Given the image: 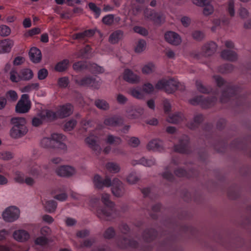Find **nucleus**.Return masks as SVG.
I'll return each instance as SVG.
<instances>
[{
  "instance_id": "obj_2",
  "label": "nucleus",
  "mask_w": 251,
  "mask_h": 251,
  "mask_svg": "<svg viewBox=\"0 0 251 251\" xmlns=\"http://www.w3.org/2000/svg\"><path fill=\"white\" fill-rule=\"evenodd\" d=\"M97 216L101 220L111 221L119 216L115 207H100L97 209Z\"/></svg>"
},
{
  "instance_id": "obj_18",
  "label": "nucleus",
  "mask_w": 251,
  "mask_h": 251,
  "mask_svg": "<svg viewBox=\"0 0 251 251\" xmlns=\"http://www.w3.org/2000/svg\"><path fill=\"white\" fill-rule=\"evenodd\" d=\"M124 79L131 83H136L139 81V77L129 69H126L124 73Z\"/></svg>"
},
{
  "instance_id": "obj_43",
  "label": "nucleus",
  "mask_w": 251,
  "mask_h": 251,
  "mask_svg": "<svg viewBox=\"0 0 251 251\" xmlns=\"http://www.w3.org/2000/svg\"><path fill=\"white\" fill-rule=\"evenodd\" d=\"M146 42L144 40H139L136 45V46L134 48V51L136 53H140L142 52L146 48Z\"/></svg>"
},
{
  "instance_id": "obj_29",
  "label": "nucleus",
  "mask_w": 251,
  "mask_h": 251,
  "mask_svg": "<svg viewBox=\"0 0 251 251\" xmlns=\"http://www.w3.org/2000/svg\"><path fill=\"white\" fill-rule=\"evenodd\" d=\"M234 69V66L230 63H226L220 65L218 68L219 73L222 74H227L232 73Z\"/></svg>"
},
{
  "instance_id": "obj_36",
  "label": "nucleus",
  "mask_w": 251,
  "mask_h": 251,
  "mask_svg": "<svg viewBox=\"0 0 251 251\" xmlns=\"http://www.w3.org/2000/svg\"><path fill=\"white\" fill-rule=\"evenodd\" d=\"M89 63L86 61H78L73 64V68L75 70L81 71L88 69Z\"/></svg>"
},
{
  "instance_id": "obj_20",
  "label": "nucleus",
  "mask_w": 251,
  "mask_h": 251,
  "mask_svg": "<svg viewBox=\"0 0 251 251\" xmlns=\"http://www.w3.org/2000/svg\"><path fill=\"white\" fill-rule=\"evenodd\" d=\"M217 45L213 42L205 44L202 47V51L206 56H209L215 53Z\"/></svg>"
},
{
  "instance_id": "obj_39",
  "label": "nucleus",
  "mask_w": 251,
  "mask_h": 251,
  "mask_svg": "<svg viewBox=\"0 0 251 251\" xmlns=\"http://www.w3.org/2000/svg\"><path fill=\"white\" fill-rule=\"evenodd\" d=\"M191 35L193 39L198 42L201 41L205 37L204 33L200 30L193 31L191 33Z\"/></svg>"
},
{
  "instance_id": "obj_45",
  "label": "nucleus",
  "mask_w": 251,
  "mask_h": 251,
  "mask_svg": "<svg viewBox=\"0 0 251 251\" xmlns=\"http://www.w3.org/2000/svg\"><path fill=\"white\" fill-rule=\"evenodd\" d=\"M88 69L94 73H102L103 70L100 66L95 63H89Z\"/></svg>"
},
{
  "instance_id": "obj_8",
  "label": "nucleus",
  "mask_w": 251,
  "mask_h": 251,
  "mask_svg": "<svg viewBox=\"0 0 251 251\" xmlns=\"http://www.w3.org/2000/svg\"><path fill=\"white\" fill-rule=\"evenodd\" d=\"M51 138L54 149H60L64 151L67 150V146L63 143L66 137L62 134L53 133L51 135Z\"/></svg>"
},
{
  "instance_id": "obj_31",
  "label": "nucleus",
  "mask_w": 251,
  "mask_h": 251,
  "mask_svg": "<svg viewBox=\"0 0 251 251\" xmlns=\"http://www.w3.org/2000/svg\"><path fill=\"white\" fill-rule=\"evenodd\" d=\"M148 150H159L162 148V142L157 139H153L149 142L147 145Z\"/></svg>"
},
{
  "instance_id": "obj_16",
  "label": "nucleus",
  "mask_w": 251,
  "mask_h": 251,
  "mask_svg": "<svg viewBox=\"0 0 251 251\" xmlns=\"http://www.w3.org/2000/svg\"><path fill=\"white\" fill-rule=\"evenodd\" d=\"M157 231L153 228H149L145 230L142 234V238L146 242H151L156 238Z\"/></svg>"
},
{
  "instance_id": "obj_51",
  "label": "nucleus",
  "mask_w": 251,
  "mask_h": 251,
  "mask_svg": "<svg viewBox=\"0 0 251 251\" xmlns=\"http://www.w3.org/2000/svg\"><path fill=\"white\" fill-rule=\"evenodd\" d=\"M102 181L101 176L99 175H95L94 176L93 182L95 186L98 189L102 188Z\"/></svg>"
},
{
  "instance_id": "obj_34",
  "label": "nucleus",
  "mask_w": 251,
  "mask_h": 251,
  "mask_svg": "<svg viewBox=\"0 0 251 251\" xmlns=\"http://www.w3.org/2000/svg\"><path fill=\"white\" fill-rule=\"evenodd\" d=\"M196 85L197 89L200 93L208 94L212 91L210 87L204 86L201 81L197 80L196 81Z\"/></svg>"
},
{
  "instance_id": "obj_3",
  "label": "nucleus",
  "mask_w": 251,
  "mask_h": 251,
  "mask_svg": "<svg viewBox=\"0 0 251 251\" xmlns=\"http://www.w3.org/2000/svg\"><path fill=\"white\" fill-rule=\"evenodd\" d=\"M240 92L238 87L231 85H226L222 91L220 100L222 103H226L233 98H237Z\"/></svg>"
},
{
  "instance_id": "obj_26",
  "label": "nucleus",
  "mask_w": 251,
  "mask_h": 251,
  "mask_svg": "<svg viewBox=\"0 0 251 251\" xmlns=\"http://www.w3.org/2000/svg\"><path fill=\"white\" fill-rule=\"evenodd\" d=\"M96 78L92 76H86L83 77L79 80H76V83L80 86H89L95 84Z\"/></svg>"
},
{
  "instance_id": "obj_59",
  "label": "nucleus",
  "mask_w": 251,
  "mask_h": 251,
  "mask_svg": "<svg viewBox=\"0 0 251 251\" xmlns=\"http://www.w3.org/2000/svg\"><path fill=\"white\" fill-rule=\"evenodd\" d=\"M69 79L67 77L59 78L58 80V85L60 87L66 88L69 84Z\"/></svg>"
},
{
  "instance_id": "obj_19",
  "label": "nucleus",
  "mask_w": 251,
  "mask_h": 251,
  "mask_svg": "<svg viewBox=\"0 0 251 251\" xmlns=\"http://www.w3.org/2000/svg\"><path fill=\"white\" fill-rule=\"evenodd\" d=\"M221 57L224 60L234 62L238 59V54L233 50H225L221 53Z\"/></svg>"
},
{
  "instance_id": "obj_52",
  "label": "nucleus",
  "mask_w": 251,
  "mask_h": 251,
  "mask_svg": "<svg viewBox=\"0 0 251 251\" xmlns=\"http://www.w3.org/2000/svg\"><path fill=\"white\" fill-rule=\"evenodd\" d=\"M133 30L135 32L143 36H147L149 34L147 29L142 26H135L133 27Z\"/></svg>"
},
{
  "instance_id": "obj_54",
  "label": "nucleus",
  "mask_w": 251,
  "mask_h": 251,
  "mask_svg": "<svg viewBox=\"0 0 251 251\" xmlns=\"http://www.w3.org/2000/svg\"><path fill=\"white\" fill-rule=\"evenodd\" d=\"M180 230L182 232L194 234L196 231V229L191 226L182 225L180 227Z\"/></svg>"
},
{
  "instance_id": "obj_61",
  "label": "nucleus",
  "mask_w": 251,
  "mask_h": 251,
  "mask_svg": "<svg viewBox=\"0 0 251 251\" xmlns=\"http://www.w3.org/2000/svg\"><path fill=\"white\" fill-rule=\"evenodd\" d=\"M213 7L210 4H209L204 6V8L203 10V13L204 15L206 16H208L213 13Z\"/></svg>"
},
{
  "instance_id": "obj_60",
  "label": "nucleus",
  "mask_w": 251,
  "mask_h": 251,
  "mask_svg": "<svg viewBox=\"0 0 251 251\" xmlns=\"http://www.w3.org/2000/svg\"><path fill=\"white\" fill-rule=\"evenodd\" d=\"M6 97L8 99H10L13 101H15L17 100L18 96L16 92L14 91L10 90L6 94Z\"/></svg>"
},
{
  "instance_id": "obj_30",
  "label": "nucleus",
  "mask_w": 251,
  "mask_h": 251,
  "mask_svg": "<svg viewBox=\"0 0 251 251\" xmlns=\"http://www.w3.org/2000/svg\"><path fill=\"white\" fill-rule=\"evenodd\" d=\"M69 64V60L67 59L59 62L55 66L54 70L58 72H63L67 70Z\"/></svg>"
},
{
  "instance_id": "obj_17",
  "label": "nucleus",
  "mask_w": 251,
  "mask_h": 251,
  "mask_svg": "<svg viewBox=\"0 0 251 251\" xmlns=\"http://www.w3.org/2000/svg\"><path fill=\"white\" fill-rule=\"evenodd\" d=\"M126 116L130 119H135L140 117L144 112V110L142 108L136 109L133 106L128 107L126 111Z\"/></svg>"
},
{
  "instance_id": "obj_9",
  "label": "nucleus",
  "mask_w": 251,
  "mask_h": 251,
  "mask_svg": "<svg viewBox=\"0 0 251 251\" xmlns=\"http://www.w3.org/2000/svg\"><path fill=\"white\" fill-rule=\"evenodd\" d=\"M189 143V138L183 136L179 139V143L174 146V151L181 153H188L190 151Z\"/></svg>"
},
{
  "instance_id": "obj_24",
  "label": "nucleus",
  "mask_w": 251,
  "mask_h": 251,
  "mask_svg": "<svg viewBox=\"0 0 251 251\" xmlns=\"http://www.w3.org/2000/svg\"><path fill=\"white\" fill-rule=\"evenodd\" d=\"M13 45L12 40L6 39L0 41V53L8 52Z\"/></svg>"
},
{
  "instance_id": "obj_11",
  "label": "nucleus",
  "mask_w": 251,
  "mask_h": 251,
  "mask_svg": "<svg viewBox=\"0 0 251 251\" xmlns=\"http://www.w3.org/2000/svg\"><path fill=\"white\" fill-rule=\"evenodd\" d=\"M55 172L60 176L69 177L74 175L76 171L74 168L70 166L63 165L57 168Z\"/></svg>"
},
{
  "instance_id": "obj_10",
  "label": "nucleus",
  "mask_w": 251,
  "mask_h": 251,
  "mask_svg": "<svg viewBox=\"0 0 251 251\" xmlns=\"http://www.w3.org/2000/svg\"><path fill=\"white\" fill-rule=\"evenodd\" d=\"M111 191L113 195L118 198L122 197L125 194L123 184L118 178H114L112 180Z\"/></svg>"
},
{
  "instance_id": "obj_46",
  "label": "nucleus",
  "mask_w": 251,
  "mask_h": 251,
  "mask_svg": "<svg viewBox=\"0 0 251 251\" xmlns=\"http://www.w3.org/2000/svg\"><path fill=\"white\" fill-rule=\"evenodd\" d=\"M114 21V15L113 14H109L104 16L102 19V23L107 25H111L113 24Z\"/></svg>"
},
{
  "instance_id": "obj_58",
  "label": "nucleus",
  "mask_w": 251,
  "mask_h": 251,
  "mask_svg": "<svg viewBox=\"0 0 251 251\" xmlns=\"http://www.w3.org/2000/svg\"><path fill=\"white\" fill-rule=\"evenodd\" d=\"M48 75V71L45 68H42L38 72V78L39 80L45 79Z\"/></svg>"
},
{
  "instance_id": "obj_38",
  "label": "nucleus",
  "mask_w": 251,
  "mask_h": 251,
  "mask_svg": "<svg viewBox=\"0 0 251 251\" xmlns=\"http://www.w3.org/2000/svg\"><path fill=\"white\" fill-rule=\"evenodd\" d=\"M101 201L106 207H115V203L110 200V195L107 194H102L101 195Z\"/></svg>"
},
{
  "instance_id": "obj_7",
  "label": "nucleus",
  "mask_w": 251,
  "mask_h": 251,
  "mask_svg": "<svg viewBox=\"0 0 251 251\" xmlns=\"http://www.w3.org/2000/svg\"><path fill=\"white\" fill-rule=\"evenodd\" d=\"M19 210L14 206H11L3 212L2 218L6 222H12L19 218Z\"/></svg>"
},
{
  "instance_id": "obj_35",
  "label": "nucleus",
  "mask_w": 251,
  "mask_h": 251,
  "mask_svg": "<svg viewBox=\"0 0 251 251\" xmlns=\"http://www.w3.org/2000/svg\"><path fill=\"white\" fill-rule=\"evenodd\" d=\"M56 207L57 202L53 200H50L46 201L45 205V208L46 211L49 213L54 212Z\"/></svg>"
},
{
  "instance_id": "obj_5",
  "label": "nucleus",
  "mask_w": 251,
  "mask_h": 251,
  "mask_svg": "<svg viewBox=\"0 0 251 251\" xmlns=\"http://www.w3.org/2000/svg\"><path fill=\"white\" fill-rule=\"evenodd\" d=\"M179 84L173 79H162L156 83L155 88L158 90L163 89L166 93L171 94L178 89Z\"/></svg>"
},
{
  "instance_id": "obj_4",
  "label": "nucleus",
  "mask_w": 251,
  "mask_h": 251,
  "mask_svg": "<svg viewBox=\"0 0 251 251\" xmlns=\"http://www.w3.org/2000/svg\"><path fill=\"white\" fill-rule=\"evenodd\" d=\"M217 100V99L215 96L204 98L202 96H199L189 100V101L192 105L199 104L202 108L206 109L213 106Z\"/></svg>"
},
{
  "instance_id": "obj_57",
  "label": "nucleus",
  "mask_w": 251,
  "mask_h": 251,
  "mask_svg": "<svg viewBox=\"0 0 251 251\" xmlns=\"http://www.w3.org/2000/svg\"><path fill=\"white\" fill-rule=\"evenodd\" d=\"M88 5L89 8L95 13L97 17L100 15L101 10L96 5V4L93 2H90Z\"/></svg>"
},
{
  "instance_id": "obj_33",
  "label": "nucleus",
  "mask_w": 251,
  "mask_h": 251,
  "mask_svg": "<svg viewBox=\"0 0 251 251\" xmlns=\"http://www.w3.org/2000/svg\"><path fill=\"white\" fill-rule=\"evenodd\" d=\"M183 116L181 113H177L169 117L167 121L172 124H177L183 120Z\"/></svg>"
},
{
  "instance_id": "obj_41",
  "label": "nucleus",
  "mask_w": 251,
  "mask_h": 251,
  "mask_svg": "<svg viewBox=\"0 0 251 251\" xmlns=\"http://www.w3.org/2000/svg\"><path fill=\"white\" fill-rule=\"evenodd\" d=\"M165 17L162 12L156 13L155 16L153 17L151 21L158 25H160L162 23L165 22Z\"/></svg>"
},
{
  "instance_id": "obj_27",
  "label": "nucleus",
  "mask_w": 251,
  "mask_h": 251,
  "mask_svg": "<svg viewBox=\"0 0 251 251\" xmlns=\"http://www.w3.org/2000/svg\"><path fill=\"white\" fill-rule=\"evenodd\" d=\"M123 31L117 30L113 32L109 37V42L113 44L117 43L123 37Z\"/></svg>"
},
{
  "instance_id": "obj_6",
  "label": "nucleus",
  "mask_w": 251,
  "mask_h": 251,
  "mask_svg": "<svg viewBox=\"0 0 251 251\" xmlns=\"http://www.w3.org/2000/svg\"><path fill=\"white\" fill-rule=\"evenodd\" d=\"M31 101L27 94H23L15 107V111L18 113H25L31 108Z\"/></svg>"
},
{
  "instance_id": "obj_37",
  "label": "nucleus",
  "mask_w": 251,
  "mask_h": 251,
  "mask_svg": "<svg viewBox=\"0 0 251 251\" xmlns=\"http://www.w3.org/2000/svg\"><path fill=\"white\" fill-rule=\"evenodd\" d=\"M116 235V231L114 227L110 226L106 228L103 233V237L105 239H111Z\"/></svg>"
},
{
  "instance_id": "obj_14",
  "label": "nucleus",
  "mask_w": 251,
  "mask_h": 251,
  "mask_svg": "<svg viewBox=\"0 0 251 251\" xmlns=\"http://www.w3.org/2000/svg\"><path fill=\"white\" fill-rule=\"evenodd\" d=\"M98 138L96 136L92 135L85 139V142L89 147L94 151L99 153L101 151V148L98 143Z\"/></svg>"
},
{
  "instance_id": "obj_50",
  "label": "nucleus",
  "mask_w": 251,
  "mask_h": 251,
  "mask_svg": "<svg viewBox=\"0 0 251 251\" xmlns=\"http://www.w3.org/2000/svg\"><path fill=\"white\" fill-rule=\"evenodd\" d=\"M156 13L155 11L150 10L148 8H146L144 12L145 18L151 21L155 16Z\"/></svg>"
},
{
  "instance_id": "obj_53",
  "label": "nucleus",
  "mask_w": 251,
  "mask_h": 251,
  "mask_svg": "<svg viewBox=\"0 0 251 251\" xmlns=\"http://www.w3.org/2000/svg\"><path fill=\"white\" fill-rule=\"evenodd\" d=\"M140 143L139 139L137 137H132L130 138L127 142V144L129 146L136 148L139 146Z\"/></svg>"
},
{
  "instance_id": "obj_55",
  "label": "nucleus",
  "mask_w": 251,
  "mask_h": 251,
  "mask_svg": "<svg viewBox=\"0 0 251 251\" xmlns=\"http://www.w3.org/2000/svg\"><path fill=\"white\" fill-rule=\"evenodd\" d=\"M0 35L1 36H7L11 32L10 28L7 25H2L0 27Z\"/></svg>"
},
{
  "instance_id": "obj_13",
  "label": "nucleus",
  "mask_w": 251,
  "mask_h": 251,
  "mask_svg": "<svg viewBox=\"0 0 251 251\" xmlns=\"http://www.w3.org/2000/svg\"><path fill=\"white\" fill-rule=\"evenodd\" d=\"M117 245L121 249H126L128 247L136 248L138 246V243L133 239L124 237L118 240Z\"/></svg>"
},
{
  "instance_id": "obj_15",
  "label": "nucleus",
  "mask_w": 251,
  "mask_h": 251,
  "mask_svg": "<svg viewBox=\"0 0 251 251\" xmlns=\"http://www.w3.org/2000/svg\"><path fill=\"white\" fill-rule=\"evenodd\" d=\"M28 55L30 60L34 63L40 62L42 59V54L40 50L36 47L30 49Z\"/></svg>"
},
{
  "instance_id": "obj_23",
  "label": "nucleus",
  "mask_w": 251,
  "mask_h": 251,
  "mask_svg": "<svg viewBox=\"0 0 251 251\" xmlns=\"http://www.w3.org/2000/svg\"><path fill=\"white\" fill-rule=\"evenodd\" d=\"M13 236L15 239L20 242L26 241L29 238L28 233L24 230L15 231Z\"/></svg>"
},
{
  "instance_id": "obj_42",
  "label": "nucleus",
  "mask_w": 251,
  "mask_h": 251,
  "mask_svg": "<svg viewBox=\"0 0 251 251\" xmlns=\"http://www.w3.org/2000/svg\"><path fill=\"white\" fill-rule=\"evenodd\" d=\"M121 138L114 136L112 135H108L106 139V143L109 144L119 145L121 143Z\"/></svg>"
},
{
  "instance_id": "obj_12",
  "label": "nucleus",
  "mask_w": 251,
  "mask_h": 251,
  "mask_svg": "<svg viewBox=\"0 0 251 251\" xmlns=\"http://www.w3.org/2000/svg\"><path fill=\"white\" fill-rule=\"evenodd\" d=\"M164 37L167 42L175 46L179 45L181 42L179 35L173 31L167 32L164 35Z\"/></svg>"
},
{
  "instance_id": "obj_63",
  "label": "nucleus",
  "mask_w": 251,
  "mask_h": 251,
  "mask_svg": "<svg viewBox=\"0 0 251 251\" xmlns=\"http://www.w3.org/2000/svg\"><path fill=\"white\" fill-rule=\"evenodd\" d=\"M39 86V83H31L28 85L25 86L23 89V92H29L31 89H38Z\"/></svg>"
},
{
  "instance_id": "obj_22",
  "label": "nucleus",
  "mask_w": 251,
  "mask_h": 251,
  "mask_svg": "<svg viewBox=\"0 0 251 251\" xmlns=\"http://www.w3.org/2000/svg\"><path fill=\"white\" fill-rule=\"evenodd\" d=\"M104 124L108 126H116L124 124V120L120 117H113L106 119Z\"/></svg>"
},
{
  "instance_id": "obj_28",
  "label": "nucleus",
  "mask_w": 251,
  "mask_h": 251,
  "mask_svg": "<svg viewBox=\"0 0 251 251\" xmlns=\"http://www.w3.org/2000/svg\"><path fill=\"white\" fill-rule=\"evenodd\" d=\"M33 76L32 71L29 69L25 68L21 70L19 77L21 80H29Z\"/></svg>"
},
{
  "instance_id": "obj_32",
  "label": "nucleus",
  "mask_w": 251,
  "mask_h": 251,
  "mask_svg": "<svg viewBox=\"0 0 251 251\" xmlns=\"http://www.w3.org/2000/svg\"><path fill=\"white\" fill-rule=\"evenodd\" d=\"M94 103L98 108L101 110H107L110 107L109 103L104 100L97 99Z\"/></svg>"
},
{
  "instance_id": "obj_25",
  "label": "nucleus",
  "mask_w": 251,
  "mask_h": 251,
  "mask_svg": "<svg viewBox=\"0 0 251 251\" xmlns=\"http://www.w3.org/2000/svg\"><path fill=\"white\" fill-rule=\"evenodd\" d=\"M203 121V115L198 114L194 116L193 121L188 123L187 126L191 129H195Z\"/></svg>"
},
{
  "instance_id": "obj_48",
  "label": "nucleus",
  "mask_w": 251,
  "mask_h": 251,
  "mask_svg": "<svg viewBox=\"0 0 251 251\" xmlns=\"http://www.w3.org/2000/svg\"><path fill=\"white\" fill-rule=\"evenodd\" d=\"M155 69L154 65L152 63H149L147 65L144 66L142 68V73L144 74H149L152 73L154 72Z\"/></svg>"
},
{
  "instance_id": "obj_40",
  "label": "nucleus",
  "mask_w": 251,
  "mask_h": 251,
  "mask_svg": "<svg viewBox=\"0 0 251 251\" xmlns=\"http://www.w3.org/2000/svg\"><path fill=\"white\" fill-rule=\"evenodd\" d=\"M106 168L111 172L118 173L120 171V167L118 164L114 162H108L105 165Z\"/></svg>"
},
{
  "instance_id": "obj_1",
  "label": "nucleus",
  "mask_w": 251,
  "mask_h": 251,
  "mask_svg": "<svg viewBox=\"0 0 251 251\" xmlns=\"http://www.w3.org/2000/svg\"><path fill=\"white\" fill-rule=\"evenodd\" d=\"M26 120L25 118L14 117L10 120V124L13 126L10 130V136L14 139L22 137L28 132L27 128L25 126Z\"/></svg>"
},
{
  "instance_id": "obj_44",
  "label": "nucleus",
  "mask_w": 251,
  "mask_h": 251,
  "mask_svg": "<svg viewBox=\"0 0 251 251\" xmlns=\"http://www.w3.org/2000/svg\"><path fill=\"white\" fill-rule=\"evenodd\" d=\"M42 146L45 148L54 149V145L52 142L51 138H44L41 142Z\"/></svg>"
},
{
  "instance_id": "obj_21",
  "label": "nucleus",
  "mask_w": 251,
  "mask_h": 251,
  "mask_svg": "<svg viewBox=\"0 0 251 251\" xmlns=\"http://www.w3.org/2000/svg\"><path fill=\"white\" fill-rule=\"evenodd\" d=\"M72 112V106L70 104L63 105L57 111V117L64 118L70 116Z\"/></svg>"
},
{
  "instance_id": "obj_56",
  "label": "nucleus",
  "mask_w": 251,
  "mask_h": 251,
  "mask_svg": "<svg viewBox=\"0 0 251 251\" xmlns=\"http://www.w3.org/2000/svg\"><path fill=\"white\" fill-rule=\"evenodd\" d=\"M227 10L229 14L233 17L235 14L234 10V1L233 0H229L228 2Z\"/></svg>"
},
{
  "instance_id": "obj_47",
  "label": "nucleus",
  "mask_w": 251,
  "mask_h": 251,
  "mask_svg": "<svg viewBox=\"0 0 251 251\" xmlns=\"http://www.w3.org/2000/svg\"><path fill=\"white\" fill-rule=\"evenodd\" d=\"M213 78L214 79L216 85L218 87H221L223 85L226 86L228 85L226 81L222 76L219 75H213Z\"/></svg>"
},
{
  "instance_id": "obj_62",
  "label": "nucleus",
  "mask_w": 251,
  "mask_h": 251,
  "mask_svg": "<svg viewBox=\"0 0 251 251\" xmlns=\"http://www.w3.org/2000/svg\"><path fill=\"white\" fill-rule=\"evenodd\" d=\"M17 72L15 70L12 69L10 72V79L11 80V81L13 82H19L21 79V78L19 77V75H18V77H17Z\"/></svg>"
},
{
  "instance_id": "obj_64",
  "label": "nucleus",
  "mask_w": 251,
  "mask_h": 251,
  "mask_svg": "<svg viewBox=\"0 0 251 251\" xmlns=\"http://www.w3.org/2000/svg\"><path fill=\"white\" fill-rule=\"evenodd\" d=\"M0 157L4 160H8L13 158V154L10 151H4L0 153Z\"/></svg>"
},
{
  "instance_id": "obj_49",
  "label": "nucleus",
  "mask_w": 251,
  "mask_h": 251,
  "mask_svg": "<svg viewBox=\"0 0 251 251\" xmlns=\"http://www.w3.org/2000/svg\"><path fill=\"white\" fill-rule=\"evenodd\" d=\"M76 125V121L72 119L67 122L64 125V130L66 131L72 130Z\"/></svg>"
}]
</instances>
